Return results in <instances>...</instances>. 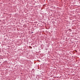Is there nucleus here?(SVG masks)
<instances>
[{"mask_svg":"<svg viewBox=\"0 0 80 80\" xmlns=\"http://www.w3.org/2000/svg\"><path fill=\"white\" fill-rule=\"evenodd\" d=\"M32 33H33V32H32Z\"/></svg>","mask_w":80,"mask_h":80,"instance_id":"f257e3e1","label":"nucleus"}]
</instances>
